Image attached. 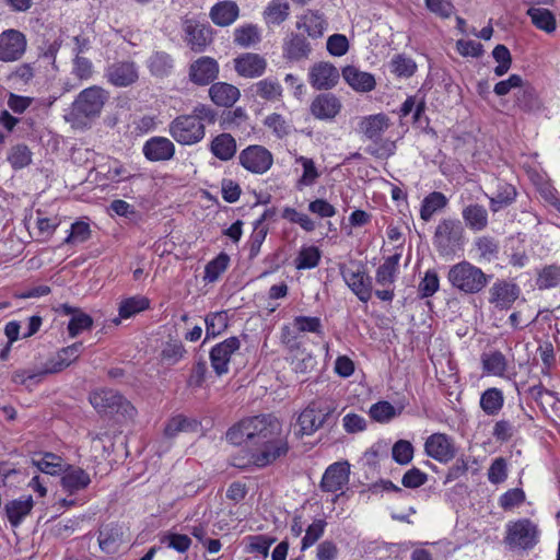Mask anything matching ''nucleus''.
I'll list each match as a JSON object with an SVG mask.
<instances>
[{"label":"nucleus","mask_w":560,"mask_h":560,"mask_svg":"<svg viewBox=\"0 0 560 560\" xmlns=\"http://www.w3.org/2000/svg\"><path fill=\"white\" fill-rule=\"evenodd\" d=\"M109 93L101 86L93 85L81 91L71 105V110L65 116L66 120L77 125L79 119L92 120L100 116Z\"/></svg>","instance_id":"1"},{"label":"nucleus","mask_w":560,"mask_h":560,"mask_svg":"<svg viewBox=\"0 0 560 560\" xmlns=\"http://www.w3.org/2000/svg\"><path fill=\"white\" fill-rule=\"evenodd\" d=\"M491 279L492 275L485 273L479 267L466 260L452 266L447 273L452 287L465 294L481 292Z\"/></svg>","instance_id":"2"},{"label":"nucleus","mask_w":560,"mask_h":560,"mask_svg":"<svg viewBox=\"0 0 560 560\" xmlns=\"http://www.w3.org/2000/svg\"><path fill=\"white\" fill-rule=\"evenodd\" d=\"M336 407L332 401L317 399L311 401L300 413L298 424L300 433L311 435L323 427H334L337 423Z\"/></svg>","instance_id":"3"},{"label":"nucleus","mask_w":560,"mask_h":560,"mask_svg":"<svg viewBox=\"0 0 560 560\" xmlns=\"http://www.w3.org/2000/svg\"><path fill=\"white\" fill-rule=\"evenodd\" d=\"M465 230L457 219H442L435 228L433 245L441 256L455 255L464 244Z\"/></svg>","instance_id":"4"},{"label":"nucleus","mask_w":560,"mask_h":560,"mask_svg":"<svg viewBox=\"0 0 560 560\" xmlns=\"http://www.w3.org/2000/svg\"><path fill=\"white\" fill-rule=\"evenodd\" d=\"M90 402L98 413L121 415L130 419L136 416V408L131 402L110 388H102L91 393Z\"/></svg>","instance_id":"5"},{"label":"nucleus","mask_w":560,"mask_h":560,"mask_svg":"<svg viewBox=\"0 0 560 560\" xmlns=\"http://www.w3.org/2000/svg\"><path fill=\"white\" fill-rule=\"evenodd\" d=\"M504 542L511 549H532L538 542V528L529 518H521L506 525Z\"/></svg>","instance_id":"6"},{"label":"nucleus","mask_w":560,"mask_h":560,"mask_svg":"<svg viewBox=\"0 0 560 560\" xmlns=\"http://www.w3.org/2000/svg\"><path fill=\"white\" fill-rule=\"evenodd\" d=\"M340 275L349 289L361 302H368L372 296V278L365 273L364 267L355 261L339 265Z\"/></svg>","instance_id":"7"},{"label":"nucleus","mask_w":560,"mask_h":560,"mask_svg":"<svg viewBox=\"0 0 560 560\" xmlns=\"http://www.w3.org/2000/svg\"><path fill=\"white\" fill-rule=\"evenodd\" d=\"M248 443L257 447L277 438L282 432V425L279 420L271 415H261L248 418Z\"/></svg>","instance_id":"8"},{"label":"nucleus","mask_w":560,"mask_h":560,"mask_svg":"<svg viewBox=\"0 0 560 560\" xmlns=\"http://www.w3.org/2000/svg\"><path fill=\"white\" fill-rule=\"evenodd\" d=\"M288 452V439L281 432L277 438H272L268 442L255 447V452L252 454V460L255 466L262 468L271 465L281 457H284Z\"/></svg>","instance_id":"9"},{"label":"nucleus","mask_w":560,"mask_h":560,"mask_svg":"<svg viewBox=\"0 0 560 560\" xmlns=\"http://www.w3.org/2000/svg\"><path fill=\"white\" fill-rule=\"evenodd\" d=\"M184 40L194 52H202L212 43V28L195 19H183Z\"/></svg>","instance_id":"10"},{"label":"nucleus","mask_w":560,"mask_h":560,"mask_svg":"<svg viewBox=\"0 0 560 560\" xmlns=\"http://www.w3.org/2000/svg\"><path fill=\"white\" fill-rule=\"evenodd\" d=\"M241 340L238 337H229L225 340L212 347L209 353L211 368L217 376H222L229 373L230 361L232 355L240 350Z\"/></svg>","instance_id":"11"},{"label":"nucleus","mask_w":560,"mask_h":560,"mask_svg":"<svg viewBox=\"0 0 560 560\" xmlns=\"http://www.w3.org/2000/svg\"><path fill=\"white\" fill-rule=\"evenodd\" d=\"M25 35L14 28L5 30L0 34V60L3 62L16 61L26 50Z\"/></svg>","instance_id":"12"},{"label":"nucleus","mask_w":560,"mask_h":560,"mask_svg":"<svg viewBox=\"0 0 560 560\" xmlns=\"http://www.w3.org/2000/svg\"><path fill=\"white\" fill-rule=\"evenodd\" d=\"M205 129V124L191 115H180L170 126L171 135L175 140H202Z\"/></svg>","instance_id":"13"},{"label":"nucleus","mask_w":560,"mask_h":560,"mask_svg":"<svg viewBox=\"0 0 560 560\" xmlns=\"http://www.w3.org/2000/svg\"><path fill=\"white\" fill-rule=\"evenodd\" d=\"M425 454L442 463L446 464L455 458L456 447L453 439L445 433H433L424 443Z\"/></svg>","instance_id":"14"},{"label":"nucleus","mask_w":560,"mask_h":560,"mask_svg":"<svg viewBox=\"0 0 560 560\" xmlns=\"http://www.w3.org/2000/svg\"><path fill=\"white\" fill-rule=\"evenodd\" d=\"M240 162L246 170L262 174L272 165V154L265 147L254 144L241 152Z\"/></svg>","instance_id":"15"},{"label":"nucleus","mask_w":560,"mask_h":560,"mask_svg":"<svg viewBox=\"0 0 560 560\" xmlns=\"http://www.w3.org/2000/svg\"><path fill=\"white\" fill-rule=\"evenodd\" d=\"M219 69V63L215 59L203 56L190 63L188 77L194 84L205 86L218 78Z\"/></svg>","instance_id":"16"},{"label":"nucleus","mask_w":560,"mask_h":560,"mask_svg":"<svg viewBox=\"0 0 560 560\" xmlns=\"http://www.w3.org/2000/svg\"><path fill=\"white\" fill-rule=\"evenodd\" d=\"M106 78L117 88H127L139 79L138 67L135 61H116L106 69Z\"/></svg>","instance_id":"17"},{"label":"nucleus","mask_w":560,"mask_h":560,"mask_svg":"<svg viewBox=\"0 0 560 560\" xmlns=\"http://www.w3.org/2000/svg\"><path fill=\"white\" fill-rule=\"evenodd\" d=\"M350 475V465L348 462H337L329 465L319 483L324 492H337L348 485Z\"/></svg>","instance_id":"18"},{"label":"nucleus","mask_w":560,"mask_h":560,"mask_svg":"<svg viewBox=\"0 0 560 560\" xmlns=\"http://www.w3.org/2000/svg\"><path fill=\"white\" fill-rule=\"evenodd\" d=\"M489 303L499 310H509L520 295V288L506 280H497L489 289Z\"/></svg>","instance_id":"19"},{"label":"nucleus","mask_w":560,"mask_h":560,"mask_svg":"<svg viewBox=\"0 0 560 560\" xmlns=\"http://www.w3.org/2000/svg\"><path fill=\"white\" fill-rule=\"evenodd\" d=\"M339 77L338 69L329 62L315 63L310 70V83L316 90L332 89Z\"/></svg>","instance_id":"20"},{"label":"nucleus","mask_w":560,"mask_h":560,"mask_svg":"<svg viewBox=\"0 0 560 560\" xmlns=\"http://www.w3.org/2000/svg\"><path fill=\"white\" fill-rule=\"evenodd\" d=\"M61 487L69 494L84 490L91 483L90 475L81 467L66 465L61 476Z\"/></svg>","instance_id":"21"},{"label":"nucleus","mask_w":560,"mask_h":560,"mask_svg":"<svg viewBox=\"0 0 560 560\" xmlns=\"http://www.w3.org/2000/svg\"><path fill=\"white\" fill-rule=\"evenodd\" d=\"M266 66V60L257 54L246 52L234 59L235 71L245 78L261 75Z\"/></svg>","instance_id":"22"},{"label":"nucleus","mask_w":560,"mask_h":560,"mask_svg":"<svg viewBox=\"0 0 560 560\" xmlns=\"http://www.w3.org/2000/svg\"><path fill=\"white\" fill-rule=\"evenodd\" d=\"M342 78L357 92H371L376 85L372 73L361 71L354 66L345 67L342 69Z\"/></svg>","instance_id":"23"},{"label":"nucleus","mask_w":560,"mask_h":560,"mask_svg":"<svg viewBox=\"0 0 560 560\" xmlns=\"http://www.w3.org/2000/svg\"><path fill=\"white\" fill-rule=\"evenodd\" d=\"M82 349V342H74L71 346L60 349L57 352L56 358L47 363V366L43 373H58L68 368L71 363L79 359Z\"/></svg>","instance_id":"24"},{"label":"nucleus","mask_w":560,"mask_h":560,"mask_svg":"<svg viewBox=\"0 0 560 560\" xmlns=\"http://www.w3.org/2000/svg\"><path fill=\"white\" fill-rule=\"evenodd\" d=\"M311 51V44L302 34L291 33L283 43V57L291 61L307 59Z\"/></svg>","instance_id":"25"},{"label":"nucleus","mask_w":560,"mask_h":560,"mask_svg":"<svg viewBox=\"0 0 560 560\" xmlns=\"http://www.w3.org/2000/svg\"><path fill=\"white\" fill-rule=\"evenodd\" d=\"M33 506L32 495L8 501L4 504V513L11 526H20L23 520L32 512Z\"/></svg>","instance_id":"26"},{"label":"nucleus","mask_w":560,"mask_h":560,"mask_svg":"<svg viewBox=\"0 0 560 560\" xmlns=\"http://www.w3.org/2000/svg\"><path fill=\"white\" fill-rule=\"evenodd\" d=\"M240 15V8L235 1L224 0L215 3L209 13L211 21L218 26H229Z\"/></svg>","instance_id":"27"},{"label":"nucleus","mask_w":560,"mask_h":560,"mask_svg":"<svg viewBox=\"0 0 560 560\" xmlns=\"http://www.w3.org/2000/svg\"><path fill=\"white\" fill-rule=\"evenodd\" d=\"M341 109L340 101L330 93L319 94L311 104L312 114L319 119H331Z\"/></svg>","instance_id":"28"},{"label":"nucleus","mask_w":560,"mask_h":560,"mask_svg":"<svg viewBox=\"0 0 560 560\" xmlns=\"http://www.w3.org/2000/svg\"><path fill=\"white\" fill-rule=\"evenodd\" d=\"M211 101L220 107H232L240 98V90L226 82H215L209 89Z\"/></svg>","instance_id":"29"},{"label":"nucleus","mask_w":560,"mask_h":560,"mask_svg":"<svg viewBox=\"0 0 560 560\" xmlns=\"http://www.w3.org/2000/svg\"><path fill=\"white\" fill-rule=\"evenodd\" d=\"M515 105L526 113H538L544 107L538 92L528 82H523L518 91L515 93Z\"/></svg>","instance_id":"30"},{"label":"nucleus","mask_w":560,"mask_h":560,"mask_svg":"<svg viewBox=\"0 0 560 560\" xmlns=\"http://www.w3.org/2000/svg\"><path fill=\"white\" fill-rule=\"evenodd\" d=\"M175 66L174 58L166 51H153L148 60L147 67L154 78L163 79L171 75Z\"/></svg>","instance_id":"31"},{"label":"nucleus","mask_w":560,"mask_h":560,"mask_svg":"<svg viewBox=\"0 0 560 560\" xmlns=\"http://www.w3.org/2000/svg\"><path fill=\"white\" fill-rule=\"evenodd\" d=\"M462 217L466 226L474 231L480 232L488 226V211L479 203H470L462 210Z\"/></svg>","instance_id":"32"},{"label":"nucleus","mask_w":560,"mask_h":560,"mask_svg":"<svg viewBox=\"0 0 560 560\" xmlns=\"http://www.w3.org/2000/svg\"><path fill=\"white\" fill-rule=\"evenodd\" d=\"M122 528L116 523L104 525L98 532L100 548L107 552L113 553L117 550L119 544L122 541Z\"/></svg>","instance_id":"33"},{"label":"nucleus","mask_w":560,"mask_h":560,"mask_svg":"<svg viewBox=\"0 0 560 560\" xmlns=\"http://www.w3.org/2000/svg\"><path fill=\"white\" fill-rule=\"evenodd\" d=\"M447 205L448 199L443 192L432 191L421 202L420 218L424 222H429L436 212L442 211Z\"/></svg>","instance_id":"34"},{"label":"nucleus","mask_w":560,"mask_h":560,"mask_svg":"<svg viewBox=\"0 0 560 560\" xmlns=\"http://www.w3.org/2000/svg\"><path fill=\"white\" fill-rule=\"evenodd\" d=\"M389 118L386 114H376L364 117L360 122L362 133L369 138H378L389 127Z\"/></svg>","instance_id":"35"},{"label":"nucleus","mask_w":560,"mask_h":560,"mask_svg":"<svg viewBox=\"0 0 560 560\" xmlns=\"http://www.w3.org/2000/svg\"><path fill=\"white\" fill-rule=\"evenodd\" d=\"M400 255L394 254L387 257L376 269L375 280L381 287H389L396 280Z\"/></svg>","instance_id":"36"},{"label":"nucleus","mask_w":560,"mask_h":560,"mask_svg":"<svg viewBox=\"0 0 560 560\" xmlns=\"http://www.w3.org/2000/svg\"><path fill=\"white\" fill-rule=\"evenodd\" d=\"M479 404L486 415L497 416L504 404L503 392L497 387H490L481 394Z\"/></svg>","instance_id":"37"},{"label":"nucleus","mask_w":560,"mask_h":560,"mask_svg":"<svg viewBox=\"0 0 560 560\" xmlns=\"http://www.w3.org/2000/svg\"><path fill=\"white\" fill-rule=\"evenodd\" d=\"M481 363L483 372L495 376H503L508 369V360L499 350L482 353Z\"/></svg>","instance_id":"38"},{"label":"nucleus","mask_w":560,"mask_h":560,"mask_svg":"<svg viewBox=\"0 0 560 560\" xmlns=\"http://www.w3.org/2000/svg\"><path fill=\"white\" fill-rule=\"evenodd\" d=\"M32 464L42 472L55 476L62 472L67 464L62 457L50 452L43 453L39 458L33 457Z\"/></svg>","instance_id":"39"},{"label":"nucleus","mask_w":560,"mask_h":560,"mask_svg":"<svg viewBox=\"0 0 560 560\" xmlns=\"http://www.w3.org/2000/svg\"><path fill=\"white\" fill-rule=\"evenodd\" d=\"M527 15L538 30L545 31L546 33L555 32L557 22L555 14L550 10L545 8H529Z\"/></svg>","instance_id":"40"},{"label":"nucleus","mask_w":560,"mask_h":560,"mask_svg":"<svg viewBox=\"0 0 560 560\" xmlns=\"http://www.w3.org/2000/svg\"><path fill=\"white\" fill-rule=\"evenodd\" d=\"M33 153L31 149L24 143H16L12 145L7 154V161L15 171L22 170L32 163Z\"/></svg>","instance_id":"41"},{"label":"nucleus","mask_w":560,"mask_h":560,"mask_svg":"<svg viewBox=\"0 0 560 560\" xmlns=\"http://www.w3.org/2000/svg\"><path fill=\"white\" fill-rule=\"evenodd\" d=\"M150 307V300L143 295H133L124 299L118 308V314L121 318H130L140 312Z\"/></svg>","instance_id":"42"},{"label":"nucleus","mask_w":560,"mask_h":560,"mask_svg":"<svg viewBox=\"0 0 560 560\" xmlns=\"http://www.w3.org/2000/svg\"><path fill=\"white\" fill-rule=\"evenodd\" d=\"M143 153L150 161H167L174 156L173 142H145Z\"/></svg>","instance_id":"43"},{"label":"nucleus","mask_w":560,"mask_h":560,"mask_svg":"<svg viewBox=\"0 0 560 560\" xmlns=\"http://www.w3.org/2000/svg\"><path fill=\"white\" fill-rule=\"evenodd\" d=\"M536 285L538 290H549L560 285V266L546 265L537 272Z\"/></svg>","instance_id":"44"},{"label":"nucleus","mask_w":560,"mask_h":560,"mask_svg":"<svg viewBox=\"0 0 560 560\" xmlns=\"http://www.w3.org/2000/svg\"><path fill=\"white\" fill-rule=\"evenodd\" d=\"M516 197V189L508 183H502L498 186V190L493 197L490 198V209L498 212L501 209L510 206Z\"/></svg>","instance_id":"45"},{"label":"nucleus","mask_w":560,"mask_h":560,"mask_svg":"<svg viewBox=\"0 0 560 560\" xmlns=\"http://www.w3.org/2000/svg\"><path fill=\"white\" fill-rule=\"evenodd\" d=\"M206 323V340L214 338L224 332L229 326V317L226 312L210 313L205 318Z\"/></svg>","instance_id":"46"},{"label":"nucleus","mask_w":560,"mask_h":560,"mask_svg":"<svg viewBox=\"0 0 560 560\" xmlns=\"http://www.w3.org/2000/svg\"><path fill=\"white\" fill-rule=\"evenodd\" d=\"M198 425L197 420L178 415L168 420L164 428V434L167 438H174L179 432L195 431Z\"/></svg>","instance_id":"47"},{"label":"nucleus","mask_w":560,"mask_h":560,"mask_svg":"<svg viewBox=\"0 0 560 560\" xmlns=\"http://www.w3.org/2000/svg\"><path fill=\"white\" fill-rule=\"evenodd\" d=\"M290 5L287 1L272 0L264 11L267 24L279 25L289 16Z\"/></svg>","instance_id":"48"},{"label":"nucleus","mask_w":560,"mask_h":560,"mask_svg":"<svg viewBox=\"0 0 560 560\" xmlns=\"http://www.w3.org/2000/svg\"><path fill=\"white\" fill-rule=\"evenodd\" d=\"M303 23L298 22L296 27H305L308 36L320 37L325 27V20L318 11L308 10L307 13L302 18Z\"/></svg>","instance_id":"49"},{"label":"nucleus","mask_w":560,"mask_h":560,"mask_svg":"<svg viewBox=\"0 0 560 560\" xmlns=\"http://www.w3.org/2000/svg\"><path fill=\"white\" fill-rule=\"evenodd\" d=\"M230 256L222 252L214 259L210 260L205 267L203 280L208 282L217 281L220 276L228 269Z\"/></svg>","instance_id":"50"},{"label":"nucleus","mask_w":560,"mask_h":560,"mask_svg":"<svg viewBox=\"0 0 560 560\" xmlns=\"http://www.w3.org/2000/svg\"><path fill=\"white\" fill-rule=\"evenodd\" d=\"M327 522L324 518L314 520L305 529L301 541V550L304 551L315 545L324 535Z\"/></svg>","instance_id":"51"},{"label":"nucleus","mask_w":560,"mask_h":560,"mask_svg":"<svg viewBox=\"0 0 560 560\" xmlns=\"http://www.w3.org/2000/svg\"><path fill=\"white\" fill-rule=\"evenodd\" d=\"M322 253L316 246L302 247L294 260L296 269H312L318 266Z\"/></svg>","instance_id":"52"},{"label":"nucleus","mask_w":560,"mask_h":560,"mask_svg":"<svg viewBox=\"0 0 560 560\" xmlns=\"http://www.w3.org/2000/svg\"><path fill=\"white\" fill-rule=\"evenodd\" d=\"M390 70L399 78H410L417 70V63L404 54H398L390 61Z\"/></svg>","instance_id":"53"},{"label":"nucleus","mask_w":560,"mask_h":560,"mask_svg":"<svg viewBox=\"0 0 560 560\" xmlns=\"http://www.w3.org/2000/svg\"><path fill=\"white\" fill-rule=\"evenodd\" d=\"M472 464H477V459L472 456H459L455 463L448 468L445 476L444 485L450 483L465 476Z\"/></svg>","instance_id":"54"},{"label":"nucleus","mask_w":560,"mask_h":560,"mask_svg":"<svg viewBox=\"0 0 560 560\" xmlns=\"http://www.w3.org/2000/svg\"><path fill=\"white\" fill-rule=\"evenodd\" d=\"M160 542L179 553H185L191 546L189 536L172 532L164 533L160 538Z\"/></svg>","instance_id":"55"},{"label":"nucleus","mask_w":560,"mask_h":560,"mask_svg":"<svg viewBox=\"0 0 560 560\" xmlns=\"http://www.w3.org/2000/svg\"><path fill=\"white\" fill-rule=\"evenodd\" d=\"M475 246L481 259L491 261L498 258L499 243L491 236H480L476 240Z\"/></svg>","instance_id":"56"},{"label":"nucleus","mask_w":560,"mask_h":560,"mask_svg":"<svg viewBox=\"0 0 560 560\" xmlns=\"http://www.w3.org/2000/svg\"><path fill=\"white\" fill-rule=\"evenodd\" d=\"M260 40L258 28L248 24L234 31V43L241 47H249Z\"/></svg>","instance_id":"57"},{"label":"nucleus","mask_w":560,"mask_h":560,"mask_svg":"<svg viewBox=\"0 0 560 560\" xmlns=\"http://www.w3.org/2000/svg\"><path fill=\"white\" fill-rule=\"evenodd\" d=\"M296 163H300L303 167V174L298 180L296 187L301 189L302 186H312L319 177L314 161L305 156H299Z\"/></svg>","instance_id":"58"},{"label":"nucleus","mask_w":560,"mask_h":560,"mask_svg":"<svg viewBox=\"0 0 560 560\" xmlns=\"http://www.w3.org/2000/svg\"><path fill=\"white\" fill-rule=\"evenodd\" d=\"M370 417L376 422H388L397 416L395 407L385 400L373 404L370 408Z\"/></svg>","instance_id":"59"},{"label":"nucleus","mask_w":560,"mask_h":560,"mask_svg":"<svg viewBox=\"0 0 560 560\" xmlns=\"http://www.w3.org/2000/svg\"><path fill=\"white\" fill-rule=\"evenodd\" d=\"M440 288L439 275L435 270L429 269L418 285V293L421 299L432 296Z\"/></svg>","instance_id":"60"},{"label":"nucleus","mask_w":560,"mask_h":560,"mask_svg":"<svg viewBox=\"0 0 560 560\" xmlns=\"http://www.w3.org/2000/svg\"><path fill=\"white\" fill-rule=\"evenodd\" d=\"M256 93L264 100L275 101L281 96L282 88L279 82L265 79L256 83Z\"/></svg>","instance_id":"61"},{"label":"nucleus","mask_w":560,"mask_h":560,"mask_svg":"<svg viewBox=\"0 0 560 560\" xmlns=\"http://www.w3.org/2000/svg\"><path fill=\"white\" fill-rule=\"evenodd\" d=\"M93 326V319L90 315L83 312H75L68 323L69 336L74 338L84 330Z\"/></svg>","instance_id":"62"},{"label":"nucleus","mask_w":560,"mask_h":560,"mask_svg":"<svg viewBox=\"0 0 560 560\" xmlns=\"http://www.w3.org/2000/svg\"><path fill=\"white\" fill-rule=\"evenodd\" d=\"M208 373V365L203 358H199L192 364L190 370V374L187 378V386L191 388H200L202 387L206 376Z\"/></svg>","instance_id":"63"},{"label":"nucleus","mask_w":560,"mask_h":560,"mask_svg":"<svg viewBox=\"0 0 560 560\" xmlns=\"http://www.w3.org/2000/svg\"><path fill=\"white\" fill-rule=\"evenodd\" d=\"M393 459L399 465H407L413 458V446L407 440L397 441L392 448Z\"/></svg>","instance_id":"64"}]
</instances>
